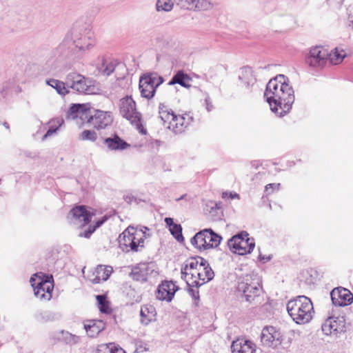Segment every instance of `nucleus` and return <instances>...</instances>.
I'll list each match as a JSON object with an SVG mask.
<instances>
[{"label": "nucleus", "instance_id": "obj_1", "mask_svg": "<svg viewBox=\"0 0 353 353\" xmlns=\"http://www.w3.org/2000/svg\"><path fill=\"white\" fill-rule=\"evenodd\" d=\"M283 74L270 79L266 85L264 97L271 110L279 116L288 112L294 101V90Z\"/></svg>", "mask_w": 353, "mask_h": 353}, {"label": "nucleus", "instance_id": "obj_2", "mask_svg": "<svg viewBox=\"0 0 353 353\" xmlns=\"http://www.w3.org/2000/svg\"><path fill=\"white\" fill-rule=\"evenodd\" d=\"M289 315L297 324H305L310 322L314 313L311 300L305 296H298L290 300L287 304Z\"/></svg>", "mask_w": 353, "mask_h": 353}, {"label": "nucleus", "instance_id": "obj_3", "mask_svg": "<svg viewBox=\"0 0 353 353\" xmlns=\"http://www.w3.org/2000/svg\"><path fill=\"white\" fill-rule=\"evenodd\" d=\"M120 114L135 126L142 134H146V130L141 123V114L137 111L136 103L131 97H126L120 100Z\"/></svg>", "mask_w": 353, "mask_h": 353}, {"label": "nucleus", "instance_id": "obj_4", "mask_svg": "<svg viewBox=\"0 0 353 353\" xmlns=\"http://www.w3.org/2000/svg\"><path fill=\"white\" fill-rule=\"evenodd\" d=\"M236 289L249 303H252L255 298L258 297L261 291L259 279L256 275L251 274L240 278Z\"/></svg>", "mask_w": 353, "mask_h": 353}, {"label": "nucleus", "instance_id": "obj_5", "mask_svg": "<svg viewBox=\"0 0 353 353\" xmlns=\"http://www.w3.org/2000/svg\"><path fill=\"white\" fill-rule=\"evenodd\" d=\"M221 236L211 229H205L197 232L190 240L192 245L199 250L216 248L221 243Z\"/></svg>", "mask_w": 353, "mask_h": 353}, {"label": "nucleus", "instance_id": "obj_6", "mask_svg": "<svg viewBox=\"0 0 353 353\" xmlns=\"http://www.w3.org/2000/svg\"><path fill=\"white\" fill-rule=\"evenodd\" d=\"M72 45L77 49V52H84L94 46L96 43L94 32L88 28L77 30L72 34Z\"/></svg>", "mask_w": 353, "mask_h": 353}, {"label": "nucleus", "instance_id": "obj_7", "mask_svg": "<svg viewBox=\"0 0 353 353\" xmlns=\"http://www.w3.org/2000/svg\"><path fill=\"white\" fill-rule=\"evenodd\" d=\"M228 244L230 248L234 250L235 253L239 255L250 253L255 246L254 239L249 238L248 233L245 231L232 236L228 240Z\"/></svg>", "mask_w": 353, "mask_h": 353}, {"label": "nucleus", "instance_id": "obj_8", "mask_svg": "<svg viewBox=\"0 0 353 353\" xmlns=\"http://www.w3.org/2000/svg\"><path fill=\"white\" fill-rule=\"evenodd\" d=\"M163 82V78L157 73L147 74L139 79V90L143 97L152 99L156 89Z\"/></svg>", "mask_w": 353, "mask_h": 353}, {"label": "nucleus", "instance_id": "obj_9", "mask_svg": "<svg viewBox=\"0 0 353 353\" xmlns=\"http://www.w3.org/2000/svg\"><path fill=\"white\" fill-rule=\"evenodd\" d=\"M40 274L42 273L34 274L30 278V282L34 289L35 296L40 299L49 300L52 296L53 285L48 280L43 279Z\"/></svg>", "mask_w": 353, "mask_h": 353}, {"label": "nucleus", "instance_id": "obj_10", "mask_svg": "<svg viewBox=\"0 0 353 353\" xmlns=\"http://www.w3.org/2000/svg\"><path fill=\"white\" fill-rule=\"evenodd\" d=\"M140 236H143L142 229L138 230L134 227L129 226L119 236L120 248L124 252H129L130 250L133 252H137V245H136L134 239L137 238L139 241L141 240Z\"/></svg>", "mask_w": 353, "mask_h": 353}, {"label": "nucleus", "instance_id": "obj_11", "mask_svg": "<svg viewBox=\"0 0 353 353\" xmlns=\"http://www.w3.org/2000/svg\"><path fill=\"white\" fill-rule=\"evenodd\" d=\"M283 340L282 334L275 327L265 326L263 328L261 342L263 346L275 349L281 344Z\"/></svg>", "mask_w": 353, "mask_h": 353}, {"label": "nucleus", "instance_id": "obj_12", "mask_svg": "<svg viewBox=\"0 0 353 353\" xmlns=\"http://www.w3.org/2000/svg\"><path fill=\"white\" fill-rule=\"evenodd\" d=\"M113 121V117L110 112L100 110H91L87 118V122L90 123L97 130L105 129Z\"/></svg>", "mask_w": 353, "mask_h": 353}, {"label": "nucleus", "instance_id": "obj_13", "mask_svg": "<svg viewBox=\"0 0 353 353\" xmlns=\"http://www.w3.org/2000/svg\"><path fill=\"white\" fill-rule=\"evenodd\" d=\"M92 214L85 206L79 205L73 208L67 215L68 221L73 225L83 226L88 224Z\"/></svg>", "mask_w": 353, "mask_h": 353}, {"label": "nucleus", "instance_id": "obj_14", "mask_svg": "<svg viewBox=\"0 0 353 353\" xmlns=\"http://www.w3.org/2000/svg\"><path fill=\"white\" fill-rule=\"evenodd\" d=\"M68 90L70 88L79 93H88L90 85L85 77L77 72H70L65 77Z\"/></svg>", "mask_w": 353, "mask_h": 353}, {"label": "nucleus", "instance_id": "obj_15", "mask_svg": "<svg viewBox=\"0 0 353 353\" xmlns=\"http://www.w3.org/2000/svg\"><path fill=\"white\" fill-rule=\"evenodd\" d=\"M176 6L182 10L191 11H205L212 8L209 0H173Z\"/></svg>", "mask_w": 353, "mask_h": 353}, {"label": "nucleus", "instance_id": "obj_16", "mask_svg": "<svg viewBox=\"0 0 353 353\" xmlns=\"http://www.w3.org/2000/svg\"><path fill=\"white\" fill-rule=\"evenodd\" d=\"M327 55L328 52L326 49L316 46L310 50L307 63L312 67L323 68L327 63Z\"/></svg>", "mask_w": 353, "mask_h": 353}, {"label": "nucleus", "instance_id": "obj_17", "mask_svg": "<svg viewBox=\"0 0 353 353\" xmlns=\"http://www.w3.org/2000/svg\"><path fill=\"white\" fill-rule=\"evenodd\" d=\"M178 290L179 287L173 281H163L158 287L156 297L160 301L170 302Z\"/></svg>", "mask_w": 353, "mask_h": 353}, {"label": "nucleus", "instance_id": "obj_18", "mask_svg": "<svg viewBox=\"0 0 353 353\" xmlns=\"http://www.w3.org/2000/svg\"><path fill=\"white\" fill-rule=\"evenodd\" d=\"M332 301L336 306H346L352 303L353 294L343 288H334L330 293Z\"/></svg>", "mask_w": 353, "mask_h": 353}, {"label": "nucleus", "instance_id": "obj_19", "mask_svg": "<svg viewBox=\"0 0 353 353\" xmlns=\"http://www.w3.org/2000/svg\"><path fill=\"white\" fill-rule=\"evenodd\" d=\"M321 328L326 335L341 332L345 328L343 317H328L323 323Z\"/></svg>", "mask_w": 353, "mask_h": 353}, {"label": "nucleus", "instance_id": "obj_20", "mask_svg": "<svg viewBox=\"0 0 353 353\" xmlns=\"http://www.w3.org/2000/svg\"><path fill=\"white\" fill-rule=\"evenodd\" d=\"M154 272L150 263H139L132 269L131 276L134 280L145 282Z\"/></svg>", "mask_w": 353, "mask_h": 353}, {"label": "nucleus", "instance_id": "obj_21", "mask_svg": "<svg viewBox=\"0 0 353 353\" xmlns=\"http://www.w3.org/2000/svg\"><path fill=\"white\" fill-rule=\"evenodd\" d=\"M101 143L109 150L120 151L128 148L130 145L117 134L112 137L101 139Z\"/></svg>", "mask_w": 353, "mask_h": 353}, {"label": "nucleus", "instance_id": "obj_22", "mask_svg": "<svg viewBox=\"0 0 353 353\" xmlns=\"http://www.w3.org/2000/svg\"><path fill=\"white\" fill-rule=\"evenodd\" d=\"M232 353H255L256 345L249 340L238 339L231 345Z\"/></svg>", "mask_w": 353, "mask_h": 353}, {"label": "nucleus", "instance_id": "obj_23", "mask_svg": "<svg viewBox=\"0 0 353 353\" xmlns=\"http://www.w3.org/2000/svg\"><path fill=\"white\" fill-rule=\"evenodd\" d=\"M83 327L90 337L97 336L105 327V323L101 320L90 319L84 321Z\"/></svg>", "mask_w": 353, "mask_h": 353}, {"label": "nucleus", "instance_id": "obj_24", "mask_svg": "<svg viewBox=\"0 0 353 353\" xmlns=\"http://www.w3.org/2000/svg\"><path fill=\"white\" fill-rule=\"evenodd\" d=\"M90 110L88 104H73L68 112V117L72 119L80 118L81 120L87 119Z\"/></svg>", "mask_w": 353, "mask_h": 353}, {"label": "nucleus", "instance_id": "obj_25", "mask_svg": "<svg viewBox=\"0 0 353 353\" xmlns=\"http://www.w3.org/2000/svg\"><path fill=\"white\" fill-rule=\"evenodd\" d=\"M156 315V309L153 305H144L140 311V322L143 325H148L150 323L155 321Z\"/></svg>", "mask_w": 353, "mask_h": 353}, {"label": "nucleus", "instance_id": "obj_26", "mask_svg": "<svg viewBox=\"0 0 353 353\" xmlns=\"http://www.w3.org/2000/svg\"><path fill=\"white\" fill-rule=\"evenodd\" d=\"M205 263L206 260L201 256L188 259L181 267V274H187V271L189 270L192 272L195 269H202Z\"/></svg>", "mask_w": 353, "mask_h": 353}, {"label": "nucleus", "instance_id": "obj_27", "mask_svg": "<svg viewBox=\"0 0 353 353\" xmlns=\"http://www.w3.org/2000/svg\"><path fill=\"white\" fill-rule=\"evenodd\" d=\"M53 338L70 346L77 344L80 337L68 331L61 330L53 334Z\"/></svg>", "mask_w": 353, "mask_h": 353}, {"label": "nucleus", "instance_id": "obj_28", "mask_svg": "<svg viewBox=\"0 0 353 353\" xmlns=\"http://www.w3.org/2000/svg\"><path fill=\"white\" fill-rule=\"evenodd\" d=\"M188 124V121H185L183 116L174 114L166 128L178 134L182 132Z\"/></svg>", "mask_w": 353, "mask_h": 353}, {"label": "nucleus", "instance_id": "obj_29", "mask_svg": "<svg viewBox=\"0 0 353 353\" xmlns=\"http://www.w3.org/2000/svg\"><path fill=\"white\" fill-rule=\"evenodd\" d=\"M202 269H195L191 272L187 271V274H181V278L183 279L187 283L188 286L199 288L201 286L199 279L202 277Z\"/></svg>", "mask_w": 353, "mask_h": 353}, {"label": "nucleus", "instance_id": "obj_30", "mask_svg": "<svg viewBox=\"0 0 353 353\" xmlns=\"http://www.w3.org/2000/svg\"><path fill=\"white\" fill-rule=\"evenodd\" d=\"M239 79L247 87L252 85L256 81L255 77L253 74V70L248 66L241 68Z\"/></svg>", "mask_w": 353, "mask_h": 353}, {"label": "nucleus", "instance_id": "obj_31", "mask_svg": "<svg viewBox=\"0 0 353 353\" xmlns=\"http://www.w3.org/2000/svg\"><path fill=\"white\" fill-rule=\"evenodd\" d=\"M46 83L47 85L55 89L57 93L61 96H65L70 92L69 90H68L66 81L63 82L55 79H47Z\"/></svg>", "mask_w": 353, "mask_h": 353}, {"label": "nucleus", "instance_id": "obj_32", "mask_svg": "<svg viewBox=\"0 0 353 353\" xmlns=\"http://www.w3.org/2000/svg\"><path fill=\"white\" fill-rule=\"evenodd\" d=\"M346 57V53L343 49L336 48L334 50L328 52L327 56V62L329 61L332 65L341 63Z\"/></svg>", "mask_w": 353, "mask_h": 353}, {"label": "nucleus", "instance_id": "obj_33", "mask_svg": "<svg viewBox=\"0 0 353 353\" xmlns=\"http://www.w3.org/2000/svg\"><path fill=\"white\" fill-rule=\"evenodd\" d=\"M113 269L108 265H98L96 269L97 276L94 279V283H98L101 281H106L112 274Z\"/></svg>", "mask_w": 353, "mask_h": 353}, {"label": "nucleus", "instance_id": "obj_34", "mask_svg": "<svg viewBox=\"0 0 353 353\" xmlns=\"http://www.w3.org/2000/svg\"><path fill=\"white\" fill-rule=\"evenodd\" d=\"M190 81V77L185 74L183 71H178L171 79L168 85L179 84L184 88H189L190 85L188 82Z\"/></svg>", "mask_w": 353, "mask_h": 353}, {"label": "nucleus", "instance_id": "obj_35", "mask_svg": "<svg viewBox=\"0 0 353 353\" xmlns=\"http://www.w3.org/2000/svg\"><path fill=\"white\" fill-rule=\"evenodd\" d=\"M159 117L163 122V125L166 127V125H169V121H170L174 117V112L164 103H160L159 106Z\"/></svg>", "mask_w": 353, "mask_h": 353}, {"label": "nucleus", "instance_id": "obj_36", "mask_svg": "<svg viewBox=\"0 0 353 353\" xmlns=\"http://www.w3.org/2000/svg\"><path fill=\"white\" fill-rule=\"evenodd\" d=\"M201 272L203 273V276L202 277L201 276V279H199L201 286L203 284L211 281L214 276V273L210 268L208 261H206L205 265L202 266Z\"/></svg>", "mask_w": 353, "mask_h": 353}, {"label": "nucleus", "instance_id": "obj_37", "mask_svg": "<svg viewBox=\"0 0 353 353\" xmlns=\"http://www.w3.org/2000/svg\"><path fill=\"white\" fill-rule=\"evenodd\" d=\"M50 126L47 130L46 133L43 137V139H46L49 137H51L54 134H55L61 125L63 123V120L59 118L52 120L50 122Z\"/></svg>", "mask_w": 353, "mask_h": 353}, {"label": "nucleus", "instance_id": "obj_38", "mask_svg": "<svg viewBox=\"0 0 353 353\" xmlns=\"http://www.w3.org/2000/svg\"><path fill=\"white\" fill-rule=\"evenodd\" d=\"M96 353H125L122 348H117L112 343L100 345Z\"/></svg>", "mask_w": 353, "mask_h": 353}, {"label": "nucleus", "instance_id": "obj_39", "mask_svg": "<svg viewBox=\"0 0 353 353\" xmlns=\"http://www.w3.org/2000/svg\"><path fill=\"white\" fill-rule=\"evenodd\" d=\"M174 1L172 0H157L156 10L158 12H170L174 6Z\"/></svg>", "mask_w": 353, "mask_h": 353}, {"label": "nucleus", "instance_id": "obj_40", "mask_svg": "<svg viewBox=\"0 0 353 353\" xmlns=\"http://www.w3.org/2000/svg\"><path fill=\"white\" fill-rule=\"evenodd\" d=\"M97 139V134L94 130H85L79 135V139L81 141H90L94 142Z\"/></svg>", "mask_w": 353, "mask_h": 353}, {"label": "nucleus", "instance_id": "obj_41", "mask_svg": "<svg viewBox=\"0 0 353 353\" xmlns=\"http://www.w3.org/2000/svg\"><path fill=\"white\" fill-rule=\"evenodd\" d=\"M172 235L175 238L178 242H183L184 238L182 234V227L180 224H176L170 228Z\"/></svg>", "mask_w": 353, "mask_h": 353}, {"label": "nucleus", "instance_id": "obj_42", "mask_svg": "<svg viewBox=\"0 0 353 353\" xmlns=\"http://www.w3.org/2000/svg\"><path fill=\"white\" fill-rule=\"evenodd\" d=\"M116 64L112 61H104L101 68V72L103 74L109 76L115 69Z\"/></svg>", "mask_w": 353, "mask_h": 353}, {"label": "nucleus", "instance_id": "obj_43", "mask_svg": "<svg viewBox=\"0 0 353 353\" xmlns=\"http://www.w3.org/2000/svg\"><path fill=\"white\" fill-rule=\"evenodd\" d=\"M35 318L37 321L44 323L52 319V315L49 312L43 311L36 314Z\"/></svg>", "mask_w": 353, "mask_h": 353}, {"label": "nucleus", "instance_id": "obj_44", "mask_svg": "<svg viewBox=\"0 0 353 353\" xmlns=\"http://www.w3.org/2000/svg\"><path fill=\"white\" fill-rule=\"evenodd\" d=\"M97 300L99 304V310L103 313H108V306L105 296L103 295H97Z\"/></svg>", "mask_w": 353, "mask_h": 353}, {"label": "nucleus", "instance_id": "obj_45", "mask_svg": "<svg viewBox=\"0 0 353 353\" xmlns=\"http://www.w3.org/2000/svg\"><path fill=\"white\" fill-rule=\"evenodd\" d=\"M144 230H143V236H140L141 237V240H139V239L137 238H134V241L136 243V245H137V248L139 247H141L143 248L144 245H143V243H144V239H146L147 237H148L150 235L148 233V232L149 231V229L146 227H144Z\"/></svg>", "mask_w": 353, "mask_h": 353}, {"label": "nucleus", "instance_id": "obj_46", "mask_svg": "<svg viewBox=\"0 0 353 353\" xmlns=\"http://www.w3.org/2000/svg\"><path fill=\"white\" fill-rule=\"evenodd\" d=\"M188 292L189 294L194 299L199 298L198 288L188 286Z\"/></svg>", "mask_w": 353, "mask_h": 353}, {"label": "nucleus", "instance_id": "obj_47", "mask_svg": "<svg viewBox=\"0 0 353 353\" xmlns=\"http://www.w3.org/2000/svg\"><path fill=\"white\" fill-rule=\"evenodd\" d=\"M280 187V183H269L265 186V192L268 194H271L273 192L274 189L279 190Z\"/></svg>", "mask_w": 353, "mask_h": 353}, {"label": "nucleus", "instance_id": "obj_48", "mask_svg": "<svg viewBox=\"0 0 353 353\" xmlns=\"http://www.w3.org/2000/svg\"><path fill=\"white\" fill-rule=\"evenodd\" d=\"M94 232V228H92V225H90L88 229L83 232H81L79 234V236L84 238H90L91 234Z\"/></svg>", "mask_w": 353, "mask_h": 353}, {"label": "nucleus", "instance_id": "obj_49", "mask_svg": "<svg viewBox=\"0 0 353 353\" xmlns=\"http://www.w3.org/2000/svg\"><path fill=\"white\" fill-rule=\"evenodd\" d=\"M227 196H229L231 199H239L240 198V196L239 194L237 193H235V192H223L222 193V198L223 199H225L226 198Z\"/></svg>", "mask_w": 353, "mask_h": 353}, {"label": "nucleus", "instance_id": "obj_50", "mask_svg": "<svg viewBox=\"0 0 353 353\" xmlns=\"http://www.w3.org/2000/svg\"><path fill=\"white\" fill-rule=\"evenodd\" d=\"M205 104L206 109L208 112L211 111L213 108V105L212 103L211 99L209 96H207L205 99Z\"/></svg>", "mask_w": 353, "mask_h": 353}, {"label": "nucleus", "instance_id": "obj_51", "mask_svg": "<svg viewBox=\"0 0 353 353\" xmlns=\"http://www.w3.org/2000/svg\"><path fill=\"white\" fill-rule=\"evenodd\" d=\"M107 217L106 216H103L102 217L101 219L98 220L95 225L92 226V228H94V231L96 230L97 228H99L101 225H102L103 224V223H105L106 221H107Z\"/></svg>", "mask_w": 353, "mask_h": 353}, {"label": "nucleus", "instance_id": "obj_52", "mask_svg": "<svg viewBox=\"0 0 353 353\" xmlns=\"http://www.w3.org/2000/svg\"><path fill=\"white\" fill-rule=\"evenodd\" d=\"M164 221L166 225L169 227V229L176 224L174 223L173 219L170 217H166Z\"/></svg>", "mask_w": 353, "mask_h": 353}, {"label": "nucleus", "instance_id": "obj_53", "mask_svg": "<svg viewBox=\"0 0 353 353\" xmlns=\"http://www.w3.org/2000/svg\"><path fill=\"white\" fill-rule=\"evenodd\" d=\"M259 259L261 261H263V262H266L270 260V256L265 257L261 255H259Z\"/></svg>", "mask_w": 353, "mask_h": 353}, {"label": "nucleus", "instance_id": "obj_54", "mask_svg": "<svg viewBox=\"0 0 353 353\" xmlns=\"http://www.w3.org/2000/svg\"><path fill=\"white\" fill-rule=\"evenodd\" d=\"M3 126H4L6 128H7L8 130H9V129H10L9 124H8L7 122H4V123H3Z\"/></svg>", "mask_w": 353, "mask_h": 353}, {"label": "nucleus", "instance_id": "obj_55", "mask_svg": "<svg viewBox=\"0 0 353 353\" xmlns=\"http://www.w3.org/2000/svg\"><path fill=\"white\" fill-rule=\"evenodd\" d=\"M56 68H57V65L54 64H52V66L50 67V71L54 70Z\"/></svg>", "mask_w": 353, "mask_h": 353}, {"label": "nucleus", "instance_id": "obj_56", "mask_svg": "<svg viewBox=\"0 0 353 353\" xmlns=\"http://www.w3.org/2000/svg\"><path fill=\"white\" fill-rule=\"evenodd\" d=\"M349 19H350V22L352 23V25H353V14H350Z\"/></svg>", "mask_w": 353, "mask_h": 353}, {"label": "nucleus", "instance_id": "obj_57", "mask_svg": "<svg viewBox=\"0 0 353 353\" xmlns=\"http://www.w3.org/2000/svg\"><path fill=\"white\" fill-rule=\"evenodd\" d=\"M215 207L219 209L221 208V203H215Z\"/></svg>", "mask_w": 353, "mask_h": 353}, {"label": "nucleus", "instance_id": "obj_58", "mask_svg": "<svg viewBox=\"0 0 353 353\" xmlns=\"http://www.w3.org/2000/svg\"><path fill=\"white\" fill-rule=\"evenodd\" d=\"M184 196H185V195H183V196H181V198L178 199L177 200H178V201H179V200H181V199H182Z\"/></svg>", "mask_w": 353, "mask_h": 353}]
</instances>
